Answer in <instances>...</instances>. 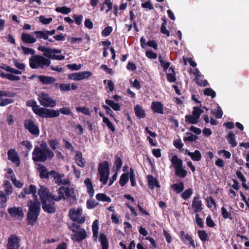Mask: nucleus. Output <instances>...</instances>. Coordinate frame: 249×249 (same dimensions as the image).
Returning <instances> with one entry per match:
<instances>
[{
	"mask_svg": "<svg viewBox=\"0 0 249 249\" xmlns=\"http://www.w3.org/2000/svg\"><path fill=\"white\" fill-rule=\"evenodd\" d=\"M54 154L44 141H41L39 146H35L32 152V160L35 162H43L53 158Z\"/></svg>",
	"mask_w": 249,
	"mask_h": 249,
	"instance_id": "nucleus-1",
	"label": "nucleus"
},
{
	"mask_svg": "<svg viewBox=\"0 0 249 249\" xmlns=\"http://www.w3.org/2000/svg\"><path fill=\"white\" fill-rule=\"evenodd\" d=\"M38 195L42 203V209L48 213H53L55 212L54 199L53 196L56 195L51 194L49 190L44 186H41L38 190Z\"/></svg>",
	"mask_w": 249,
	"mask_h": 249,
	"instance_id": "nucleus-2",
	"label": "nucleus"
},
{
	"mask_svg": "<svg viewBox=\"0 0 249 249\" xmlns=\"http://www.w3.org/2000/svg\"><path fill=\"white\" fill-rule=\"evenodd\" d=\"M27 105L32 107L33 111L38 116L45 118H54L58 116V111L54 109H49L45 107H41L36 105V101L31 100L27 102Z\"/></svg>",
	"mask_w": 249,
	"mask_h": 249,
	"instance_id": "nucleus-3",
	"label": "nucleus"
},
{
	"mask_svg": "<svg viewBox=\"0 0 249 249\" xmlns=\"http://www.w3.org/2000/svg\"><path fill=\"white\" fill-rule=\"evenodd\" d=\"M29 212L27 214V223L33 226L36 222L40 210V203L38 199L29 201Z\"/></svg>",
	"mask_w": 249,
	"mask_h": 249,
	"instance_id": "nucleus-4",
	"label": "nucleus"
},
{
	"mask_svg": "<svg viewBox=\"0 0 249 249\" xmlns=\"http://www.w3.org/2000/svg\"><path fill=\"white\" fill-rule=\"evenodd\" d=\"M57 196H53L55 201L64 199L69 201H76V197L74 190L68 187H61L57 190Z\"/></svg>",
	"mask_w": 249,
	"mask_h": 249,
	"instance_id": "nucleus-5",
	"label": "nucleus"
},
{
	"mask_svg": "<svg viewBox=\"0 0 249 249\" xmlns=\"http://www.w3.org/2000/svg\"><path fill=\"white\" fill-rule=\"evenodd\" d=\"M68 228L72 232L71 238L73 242L80 243L87 238L86 230L81 228L79 224L72 222L69 224Z\"/></svg>",
	"mask_w": 249,
	"mask_h": 249,
	"instance_id": "nucleus-6",
	"label": "nucleus"
},
{
	"mask_svg": "<svg viewBox=\"0 0 249 249\" xmlns=\"http://www.w3.org/2000/svg\"><path fill=\"white\" fill-rule=\"evenodd\" d=\"M30 68L32 69H44L50 66L51 60L41 55H34L29 60Z\"/></svg>",
	"mask_w": 249,
	"mask_h": 249,
	"instance_id": "nucleus-7",
	"label": "nucleus"
},
{
	"mask_svg": "<svg viewBox=\"0 0 249 249\" xmlns=\"http://www.w3.org/2000/svg\"><path fill=\"white\" fill-rule=\"evenodd\" d=\"M170 161L175 168L176 175L180 178H184L187 174V172L185 167L183 166L182 160L177 155H174L170 159Z\"/></svg>",
	"mask_w": 249,
	"mask_h": 249,
	"instance_id": "nucleus-8",
	"label": "nucleus"
},
{
	"mask_svg": "<svg viewBox=\"0 0 249 249\" xmlns=\"http://www.w3.org/2000/svg\"><path fill=\"white\" fill-rule=\"evenodd\" d=\"M98 170L100 176V181L103 185L107 184L109 174V165L107 161L100 162L98 164Z\"/></svg>",
	"mask_w": 249,
	"mask_h": 249,
	"instance_id": "nucleus-9",
	"label": "nucleus"
},
{
	"mask_svg": "<svg viewBox=\"0 0 249 249\" xmlns=\"http://www.w3.org/2000/svg\"><path fill=\"white\" fill-rule=\"evenodd\" d=\"M38 100L40 104L46 107H54L56 106V101L44 92H41L38 95Z\"/></svg>",
	"mask_w": 249,
	"mask_h": 249,
	"instance_id": "nucleus-10",
	"label": "nucleus"
},
{
	"mask_svg": "<svg viewBox=\"0 0 249 249\" xmlns=\"http://www.w3.org/2000/svg\"><path fill=\"white\" fill-rule=\"evenodd\" d=\"M69 216L73 222H76L78 224H83L85 222V216L82 215V209L79 208L77 209H71L69 211Z\"/></svg>",
	"mask_w": 249,
	"mask_h": 249,
	"instance_id": "nucleus-11",
	"label": "nucleus"
},
{
	"mask_svg": "<svg viewBox=\"0 0 249 249\" xmlns=\"http://www.w3.org/2000/svg\"><path fill=\"white\" fill-rule=\"evenodd\" d=\"M25 128L35 137H38L39 135V129L36 123L32 119L25 120L24 123Z\"/></svg>",
	"mask_w": 249,
	"mask_h": 249,
	"instance_id": "nucleus-12",
	"label": "nucleus"
},
{
	"mask_svg": "<svg viewBox=\"0 0 249 249\" xmlns=\"http://www.w3.org/2000/svg\"><path fill=\"white\" fill-rule=\"evenodd\" d=\"M92 75V72L89 71H83L70 74L68 78L73 80L80 81L84 79L88 78Z\"/></svg>",
	"mask_w": 249,
	"mask_h": 249,
	"instance_id": "nucleus-13",
	"label": "nucleus"
},
{
	"mask_svg": "<svg viewBox=\"0 0 249 249\" xmlns=\"http://www.w3.org/2000/svg\"><path fill=\"white\" fill-rule=\"evenodd\" d=\"M13 93L9 91H0V106L4 107L12 103L14 100L12 99L6 98L5 97H12Z\"/></svg>",
	"mask_w": 249,
	"mask_h": 249,
	"instance_id": "nucleus-14",
	"label": "nucleus"
},
{
	"mask_svg": "<svg viewBox=\"0 0 249 249\" xmlns=\"http://www.w3.org/2000/svg\"><path fill=\"white\" fill-rule=\"evenodd\" d=\"M20 239L15 234H12L8 239L7 249H19Z\"/></svg>",
	"mask_w": 249,
	"mask_h": 249,
	"instance_id": "nucleus-15",
	"label": "nucleus"
},
{
	"mask_svg": "<svg viewBox=\"0 0 249 249\" xmlns=\"http://www.w3.org/2000/svg\"><path fill=\"white\" fill-rule=\"evenodd\" d=\"M8 160L15 163L17 167L20 165V160L18 153L15 149H10L7 152Z\"/></svg>",
	"mask_w": 249,
	"mask_h": 249,
	"instance_id": "nucleus-16",
	"label": "nucleus"
},
{
	"mask_svg": "<svg viewBox=\"0 0 249 249\" xmlns=\"http://www.w3.org/2000/svg\"><path fill=\"white\" fill-rule=\"evenodd\" d=\"M8 212L11 217L22 219L24 216L23 210L20 207H11L8 209Z\"/></svg>",
	"mask_w": 249,
	"mask_h": 249,
	"instance_id": "nucleus-17",
	"label": "nucleus"
},
{
	"mask_svg": "<svg viewBox=\"0 0 249 249\" xmlns=\"http://www.w3.org/2000/svg\"><path fill=\"white\" fill-rule=\"evenodd\" d=\"M192 205L195 213L200 212L203 210L202 201L198 196L193 198Z\"/></svg>",
	"mask_w": 249,
	"mask_h": 249,
	"instance_id": "nucleus-18",
	"label": "nucleus"
},
{
	"mask_svg": "<svg viewBox=\"0 0 249 249\" xmlns=\"http://www.w3.org/2000/svg\"><path fill=\"white\" fill-rule=\"evenodd\" d=\"M193 73L195 76V81L197 85L203 87H205L208 85V82L206 80H203L200 79L201 75L198 69H195Z\"/></svg>",
	"mask_w": 249,
	"mask_h": 249,
	"instance_id": "nucleus-19",
	"label": "nucleus"
},
{
	"mask_svg": "<svg viewBox=\"0 0 249 249\" xmlns=\"http://www.w3.org/2000/svg\"><path fill=\"white\" fill-rule=\"evenodd\" d=\"M37 49L38 51L43 53V56L50 60L52 59V56L53 55V48L39 46L38 47Z\"/></svg>",
	"mask_w": 249,
	"mask_h": 249,
	"instance_id": "nucleus-20",
	"label": "nucleus"
},
{
	"mask_svg": "<svg viewBox=\"0 0 249 249\" xmlns=\"http://www.w3.org/2000/svg\"><path fill=\"white\" fill-rule=\"evenodd\" d=\"M21 40L25 43L33 44L36 41V38L33 35L25 33H23L21 36Z\"/></svg>",
	"mask_w": 249,
	"mask_h": 249,
	"instance_id": "nucleus-21",
	"label": "nucleus"
},
{
	"mask_svg": "<svg viewBox=\"0 0 249 249\" xmlns=\"http://www.w3.org/2000/svg\"><path fill=\"white\" fill-rule=\"evenodd\" d=\"M152 110L155 113L163 114V105L160 102H152L151 105Z\"/></svg>",
	"mask_w": 249,
	"mask_h": 249,
	"instance_id": "nucleus-22",
	"label": "nucleus"
},
{
	"mask_svg": "<svg viewBox=\"0 0 249 249\" xmlns=\"http://www.w3.org/2000/svg\"><path fill=\"white\" fill-rule=\"evenodd\" d=\"M37 170L39 172V177L41 178H47L49 177V176H52L51 171L48 172L47 168L44 165H39Z\"/></svg>",
	"mask_w": 249,
	"mask_h": 249,
	"instance_id": "nucleus-23",
	"label": "nucleus"
},
{
	"mask_svg": "<svg viewBox=\"0 0 249 249\" xmlns=\"http://www.w3.org/2000/svg\"><path fill=\"white\" fill-rule=\"evenodd\" d=\"M37 78L44 85H50L56 81L53 77L45 75H38Z\"/></svg>",
	"mask_w": 249,
	"mask_h": 249,
	"instance_id": "nucleus-24",
	"label": "nucleus"
},
{
	"mask_svg": "<svg viewBox=\"0 0 249 249\" xmlns=\"http://www.w3.org/2000/svg\"><path fill=\"white\" fill-rule=\"evenodd\" d=\"M147 179L149 188L150 189L153 190L155 187L159 188L160 187L157 179L153 177L152 175H148Z\"/></svg>",
	"mask_w": 249,
	"mask_h": 249,
	"instance_id": "nucleus-25",
	"label": "nucleus"
},
{
	"mask_svg": "<svg viewBox=\"0 0 249 249\" xmlns=\"http://www.w3.org/2000/svg\"><path fill=\"white\" fill-rule=\"evenodd\" d=\"M181 238L183 242H188L189 244L192 246L194 248H195V242L191 236L188 234H185L184 231L180 232Z\"/></svg>",
	"mask_w": 249,
	"mask_h": 249,
	"instance_id": "nucleus-26",
	"label": "nucleus"
},
{
	"mask_svg": "<svg viewBox=\"0 0 249 249\" xmlns=\"http://www.w3.org/2000/svg\"><path fill=\"white\" fill-rule=\"evenodd\" d=\"M99 221L97 219L95 220L92 225V231L93 233V239L97 241L98 238Z\"/></svg>",
	"mask_w": 249,
	"mask_h": 249,
	"instance_id": "nucleus-27",
	"label": "nucleus"
},
{
	"mask_svg": "<svg viewBox=\"0 0 249 249\" xmlns=\"http://www.w3.org/2000/svg\"><path fill=\"white\" fill-rule=\"evenodd\" d=\"M84 183L87 187V192L90 196L92 197L94 194V190L91 179L88 178H86L84 180Z\"/></svg>",
	"mask_w": 249,
	"mask_h": 249,
	"instance_id": "nucleus-28",
	"label": "nucleus"
},
{
	"mask_svg": "<svg viewBox=\"0 0 249 249\" xmlns=\"http://www.w3.org/2000/svg\"><path fill=\"white\" fill-rule=\"evenodd\" d=\"M23 191L26 195H30L32 194L33 196L35 197V200L37 199V196H36V188L35 185H30L29 186H27L23 189Z\"/></svg>",
	"mask_w": 249,
	"mask_h": 249,
	"instance_id": "nucleus-29",
	"label": "nucleus"
},
{
	"mask_svg": "<svg viewBox=\"0 0 249 249\" xmlns=\"http://www.w3.org/2000/svg\"><path fill=\"white\" fill-rule=\"evenodd\" d=\"M99 241L100 242L102 249H108L109 243L106 234L101 233L100 235Z\"/></svg>",
	"mask_w": 249,
	"mask_h": 249,
	"instance_id": "nucleus-30",
	"label": "nucleus"
},
{
	"mask_svg": "<svg viewBox=\"0 0 249 249\" xmlns=\"http://www.w3.org/2000/svg\"><path fill=\"white\" fill-rule=\"evenodd\" d=\"M171 188L177 194H180L183 191L184 185L182 182L180 181L172 184Z\"/></svg>",
	"mask_w": 249,
	"mask_h": 249,
	"instance_id": "nucleus-31",
	"label": "nucleus"
},
{
	"mask_svg": "<svg viewBox=\"0 0 249 249\" xmlns=\"http://www.w3.org/2000/svg\"><path fill=\"white\" fill-rule=\"evenodd\" d=\"M135 115L140 119L144 118L146 114L142 107L139 105H136L134 108Z\"/></svg>",
	"mask_w": 249,
	"mask_h": 249,
	"instance_id": "nucleus-32",
	"label": "nucleus"
},
{
	"mask_svg": "<svg viewBox=\"0 0 249 249\" xmlns=\"http://www.w3.org/2000/svg\"><path fill=\"white\" fill-rule=\"evenodd\" d=\"M75 160L77 164L80 167H83L85 165V161L82 157V153L77 152L75 156Z\"/></svg>",
	"mask_w": 249,
	"mask_h": 249,
	"instance_id": "nucleus-33",
	"label": "nucleus"
},
{
	"mask_svg": "<svg viewBox=\"0 0 249 249\" xmlns=\"http://www.w3.org/2000/svg\"><path fill=\"white\" fill-rule=\"evenodd\" d=\"M51 174L52 175V176L55 179V183L58 185H61L62 182V178L64 177V175L63 174H60L54 170L51 171Z\"/></svg>",
	"mask_w": 249,
	"mask_h": 249,
	"instance_id": "nucleus-34",
	"label": "nucleus"
},
{
	"mask_svg": "<svg viewBox=\"0 0 249 249\" xmlns=\"http://www.w3.org/2000/svg\"><path fill=\"white\" fill-rule=\"evenodd\" d=\"M0 68L3 69L8 72H10L12 73H14L15 74H21L22 72L20 71L17 70L15 69H14L11 67L9 66H8L6 64H2L0 66Z\"/></svg>",
	"mask_w": 249,
	"mask_h": 249,
	"instance_id": "nucleus-35",
	"label": "nucleus"
},
{
	"mask_svg": "<svg viewBox=\"0 0 249 249\" xmlns=\"http://www.w3.org/2000/svg\"><path fill=\"white\" fill-rule=\"evenodd\" d=\"M32 34L36 36V39H42L44 40L48 39L46 30L35 31L32 33Z\"/></svg>",
	"mask_w": 249,
	"mask_h": 249,
	"instance_id": "nucleus-36",
	"label": "nucleus"
},
{
	"mask_svg": "<svg viewBox=\"0 0 249 249\" xmlns=\"http://www.w3.org/2000/svg\"><path fill=\"white\" fill-rule=\"evenodd\" d=\"M188 155L189 156L192 160L194 161H198L201 159V154L199 151L196 150L194 152H189Z\"/></svg>",
	"mask_w": 249,
	"mask_h": 249,
	"instance_id": "nucleus-37",
	"label": "nucleus"
},
{
	"mask_svg": "<svg viewBox=\"0 0 249 249\" xmlns=\"http://www.w3.org/2000/svg\"><path fill=\"white\" fill-rule=\"evenodd\" d=\"M105 103L115 111H119L121 110V107L119 104L116 103L112 100L106 99Z\"/></svg>",
	"mask_w": 249,
	"mask_h": 249,
	"instance_id": "nucleus-38",
	"label": "nucleus"
},
{
	"mask_svg": "<svg viewBox=\"0 0 249 249\" xmlns=\"http://www.w3.org/2000/svg\"><path fill=\"white\" fill-rule=\"evenodd\" d=\"M221 215L224 219H230V220L233 219L232 213L231 211H228L224 207H222L221 208Z\"/></svg>",
	"mask_w": 249,
	"mask_h": 249,
	"instance_id": "nucleus-39",
	"label": "nucleus"
},
{
	"mask_svg": "<svg viewBox=\"0 0 249 249\" xmlns=\"http://www.w3.org/2000/svg\"><path fill=\"white\" fill-rule=\"evenodd\" d=\"M3 186L4 187V192L7 195H10L13 193V187L9 181L5 180L4 181Z\"/></svg>",
	"mask_w": 249,
	"mask_h": 249,
	"instance_id": "nucleus-40",
	"label": "nucleus"
},
{
	"mask_svg": "<svg viewBox=\"0 0 249 249\" xmlns=\"http://www.w3.org/2000/svg\"><path fill=\"white\" fill-rule=\"evenodd\" d=\"M185 118L186 122L190 124H196L199 121V119L193 114L186 115Z\"/></svg>",
	"mask_w": 249,
	"mask_h": 249,
	"instance_id": "nucleus-41",
	"label": "nucleus"
},
{
	"mask_svg": "<svg viewBox=\"0 0 249 249\" xmlns=\"http://www.w3.org/2000/svg\"><path fill=\"white\" fill-rule=\"evenodd\" d=\"M96 198L99 201L103 202H110L111 201V198L109 196H107L106 194L103 193L97 194L96 195Z\"/></svg>",
	"mask_w": 249,
	"mask_h": 249,
	"instance_id": "nucleus-42",
	"label": "nucleus"
},
{
	"mask_svg": "<svg viewBox=\"0 0 249 249\" xmlns=\"http://www.w3.org/2000/svg\"><path fill=\"white\" fill-rule=\"evenodd\" d=\"M13 63L14 66L18 69L17 70L22 72V71L25 70V65L23 63L18 61L17 59H13Z\"/></svg>",
	"mask_w": 249,
	"mask_h": 249,
	"instance_id": "nucleus-43",
	"label": "nucleus"
},
{
	"mask_svg": "<svg viewBox=\"0 0 249 249\" xmlns=\"http://www.w3.org/2000/svg\"><path fill=\"white\" fill-rule=\"evenodd\" d=\"M227 140L232 147H234L237 145V142L235 139V135L232 133L228 134Z\"/></svg>",
	"mask_w": 249,
	"mask_h": 249,
	"instance_id": "nucleus-44",
	"label": "nucleus"
},
{
	"mask_svg": "<svg viewBox=\"0 0 249 249\" xmlns=\"http://www.w3.org/2000/svg\"><path fill=\"white\" fill-rule=\"evenodd\" d=\"M122 164L123 162L122 159L117 155L115 156L114 165L117 172L120 170Z\"/></svg>",
	"mask_w": 249,
	"mask_h": 249,
	"instance_id": "nucleus-45",
	"label": "nucleus"
},
{
	"mask_svg": "<svg viewBox=\"0 0 249 249\" xmlns=\"http://www.w3.org/2000/svg\"><path fill=\"white\" fill-rule=\"evenodd\" d=\"M128 180V173H123L120 178L119 183L121 186H124Z\"/></svg>",
	"mask_w": 249,
	"mask_h": 249,
	"instance_id": "nucleus-46",
	"label": "nucleus"
},
{
	"mask_svg": "<svg viewBox=\"0 0 249 249\" xmlns=\"http://www.w3.org/2000/svg\"><path fill=\"white\" fill-rule=\"evenodd\" d=\"M71 9L66 6L57 7L55 8V11L57 12L63 14H68L71 12Z\"/></svg>",
	"mask_w": 249,
	"mask_h": 249,
	"instance_id": "nucleus-47",
	"label": "nucleus"
},
{
	"mask_svg": "<svg viewBox=\"0 0 249 249\" xmlns=\"http://www.w3.org/2000/svg\"><path fill=\"white\" fill-rule=\"evenodd\" d=\"M187 137H185L183 138V140L185 142L189 141L190 142H195L196 141L197 138L198 137L195 135L191 133L187 132L186 133Z\"/></svg>",
	"mask_w": 249,
	"mask_h": 249,
	"instance_id": "nucleus-48",
	"label": "nucleus"
},
{
	"mask_svg": "<svg viewBox=\"0 0 249 249\" xmlns=\"http://www.w3.org/2000/svg\"><path fill=\"white\" fill-rule=\"evenodd\" d=\"M197 234L202 242H204L208 241V235L205 231L199 230L197 231Z\"/></svg>",
	"mask_w": 249,
	"mask_h": 249,
	"instance_id": "nucleus-49",
	"label": "nucleus"
},
{
	"mask_svg": "<svg viewBox=\"0 0 249 249\" xmlns=\"http://www.w3.org/2000/svg\"><path fill=\"white\" fill-rule=\"evenodd\" d=\"M21 50L23 51V53L25 55H32L33 56L35 54V51L32 48L25 47L23 46H21Z\"/></svg>",
	"mask_w": 249,
	"mask_h": 249,
	"instance_id": "nucleus-50",
	"label": "nucleus"
},
{
	"mask_svg": "<svg viewBox=\"0 0 249 249\" xmlns=\"http://www.w3.org/2000/svg\"><path fill=\"white\" fill-rule=\"evenodd\" d=\"M75 109L77 112H80L85 115L89 116V115H90V114H91V111H90V110L86 107H76Z\"/></svg>",
	"mask_w": 249,
	"mask_h": 249,
	"instance_id": "nucleus-51",
	"label": "nucleus"
},
{
	"mask_svg": "<svg viewBox=\"0 0 249 249\" xmlns=\"http://www.w3.org/2000/svg\"><path fill=\"white\" fill-rule=\"evenodd\" d=\"M193 194V190L191 188L188 189L184 191L181 194V197L184 199L187 200L190 198Z\"/></svg>",
	"mask_w": 249,
	"mask_h": 249,
	"instance_id": "nucleus-52",
	"label": "nucleus"
},
{
	"mask_svg": "<svg viewBox=\"0 0 249 249\" xmlns=\"http://www.w3.org/2000/svg\"><path fill=\"white\" fill-rule=\"evenodd\" d=\"M98 202L93 199L88 200L86 203L87 207L89 209H91L95 208L98 205Z\"/></svg>",
	"mask_w": 249,
	"mask_h": 249,
	"instance_id": "nucleus-53",
	"label": "nucleus"
},
{
	"mask_svg": "<svg viewBox=\"0 0 249 249\" xmlns=\"http://www.w3.org/2000/svg\"><path fill=\"white\" fill-rule=\"evenodd\" d=\"M58 143V141L56 139H50L48 141L49 145L53 150L56 149Z\"/></svg>",
	"mask_w": 249,
	"mask_h": 249,
	"instance_id": "nucleus-54",
	"label": "nucleus"
},
{
	"mask_svg": "<svg viewBox=\"0 0 249 249\" xmlns=\"http://www.w3.org/2000/svg\"><path fill=\"white\" fill-rule=\"evenodd\" d=\"M163 22L161 24L160 27V32L164 35H166L167 36H170V32L166 28L167 22L165 19H163Z\"/></svg>",
	"mask_w": 249,
	"mask_h": 249,
	"instance_id": "nucleus-55",
	"label": "nucleus"
},
{
	"mask_svg": "<svg viewBox=\"0 0 249 249\" xmlns=\"http://www.w3.org/2000/svg\"><path fill=\"white\" fill-rule=\"evenodd\" d=\"M203 112V110L199 107H194L192 114L196 117L197 119H199L201 114Z\"/></svg>",
	"mask_w": 249,
	"mask_h": 249,
	"instance_id": "nucleus-56",
	"label": "nucleus"
},
{
	"mask_svg": "<svg viewBox=\"0 0 249 249\" xmlns=\"http://www.w3.org/2000/svg\"><path fill=\"white\" fill-rule=\"evenodd\" d=\"M105 5L107 6V9L106 10V12L107 13L112 8V3L110 0H105L103 3V6L101 8V11H103L104 9Z\"/></svg>",
	"mask_w": 249,
	"mask_h": 249,
	"instance_id": "nucleus-57",
	"label": "nucleus"
},
{
	"mask_svg": "<svg viewBox=\"0 0 249 249\" xmlns=\"http://www.w3.org/2000/svg\"><path fill=\"white\" fill-rule=\"evenodd\" d=\"M56 85H58L60 90L61 92H65L71 90V85L70 84H58L57 83Z\"/></svg>",
	"mask_w": 249,
	"mask_h": 249,
	"instance_id": "nucleus-58",
	"label": "nucleus"
},
{
	"mask_svg": "<svg viewBox=\"0 0 249 249\" xmlns=\"http://www.w3.org/2000/svg\"><path fill=\"white\" fill-rule=\"evenodd\" d=\"M55 111H58V113H59L58 116L60 115V112H61V113L62 114L67 115H71L72 114L71 109L68 107H64L60 108L59 110H58V109L55 110Z\"/></svg>",
	"mask_w": 249,
	"mask_h": 249,
	"instance_id": "nucleus-59",
	"label": "nucleus"
},
{
	"mask_svg": "<svg viewBox=\"0 0 249 249\" xmlns=\"http://www.w3.org/2000/svg\"><path fill=\"white\" fill-rule=\"evenodd\" d=\"M129 178L131 182V185L132 186H135L136 185V182L135 178V173L133 169L130 168L129 172Z\"/></svg>",
	"mask_w": 249,
	"mask_h": 249,
	"instance_id": "nucleus-60",
	"label": "nucleus"
},
{
	"mask_svg": "<svg viewBox=\"0 0 249 249\" xmlns=\"http://www.w3.org/2000/svg\"><path fill=\"white\" fill-rule=\"evenodd\" d=\"M112 30L113 29L112 27L107 26L106 27H105L104 29L102 31V36H108L112 32Z\"/></svg>",
	"mask_w": 249,
	"mask_h": 249,
	"instance_id": "nucleus-61",
	"label": "nucleus"
},
{
	"mask_svg": "<svg viewBox=\"0 0 249 249\" xmlns=\"http://www.w3.org/2000/svg\"><path fill=\"white\" fill-rule=\"evenodd\" d=\"M82 67L81 64H68L67 65V68L71 70V71H78Z\"/></svg>",
	"mask_w": 249,
	"mask_h": 249,
	"instance_id": "nucleus-62",
	"label": "nucleus"
},
{
	"mask_svg": "<svg viewBox=\"0 0 249 249\" xmlns=\"http://www.w3.org/2000/svg\"><path fill=\"white\" fill-rule=\"evenodd\" d=\"M204 94L207 96H210L212 98L216 96V93L214 90L211 88H207L204 90Z\"/></svg>",
	"mask_w": 249,
	"mask_h": 249,
	"instance_id": "nucleus-63",
	"label": "nucleus"
},
{
	"mask_svg": "<svg viewBox=\"0 0 249 249\" xmlns=\"http://www.w3.org/2000/svg\"><path fill=\"white\" fill-rule=\"evenodd\" d=\"M52 18H47L43 16L39 17V21L43 24H48L52 22Z\"/></svg>",
	"mask_w": 249,
	"mask_h": 249,
	"instance_id": "nucleus-64",
	"label": "nucleus"
}]
</instances>
